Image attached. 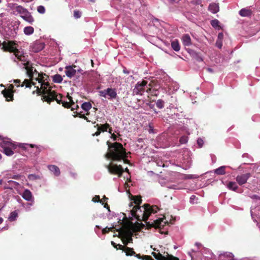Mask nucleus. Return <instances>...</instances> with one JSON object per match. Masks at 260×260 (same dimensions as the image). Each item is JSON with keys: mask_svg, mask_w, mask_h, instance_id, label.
Segmentation results:
<instances>
[{"mask_svg": "<svg viewBox=\"0 0 260 260\" xmlns=\"http://www.w3.org/2000/svg\"><path fill=\"white\" fill-rule=\"evenodd\" d=\"M107 145H109V152L106 154L107 158L111 159L113 161H120L123 160L125 163L128 162L126 159L127 157V154L121 143L114 142L110 144L108 141Z\"/></svg>", "mask_w": 260, "mask_h": 260, "instance_id": "nucleus-1", "label": "nucleus"}, {"mask_svg": "<svg viewBox=\"0 0 260 260\" xmlns=\"http://www.w3.org/2000/svg\"><path fill=\"white\" fill-rule=\"evenodd\" d=\"M157 206H150V204H145L142 206H135L131 210V215L138 221L146 222L151 214L157 212Z\"/></svg>", "mask_w": 260, "mask_h": 260, "instance_id": "nucleus-2", "label": "nucleus"}, {"mask_svg": "<svg viewBox=\"0 0 260 260\" xmlns=\"http://www.w3.org/2000/svg\"><path fill=\"white\" fill-rule=\"evenodd\" d=\"M36 75H38L35 76L34 80L38 81L39 83L40 84V87L37 86L36 90L32 92L33 94L36 93L39 95H40L42 93L54 91L51 90V87L47 81L48 79V75L43 73L40 74L38 71H36Z\"/></svg>", "mask_w": 260, "mask_h": 260, "instance_id": "nucleus-3", "label": "nucleus"}, {"mask_svg": "<svg viewBox=\"0 0 260 260\" xmlns=\"http://www.w3.org/2000/svg\"><path fill=\"white\" fill-rule=\"evenodd\" d=\"M42 95V100L44 102L50 104L53 101H56L59 105H62L63 107L66 108H70L74 104H71L69 102L62 101L61 94H57L55 91H49L41 94Z\"/></svg>", "mask_w": 260, "mask_h": 260, "instance_id": "nucleus-4", "label": "nucleus"}, {"mask_svg": "<svg viewBox=\"0 0 260 260\" xmlns=\"http://www.w3.org/2000/svg\"><path fill=\"white\" fill-rule=\"evenodd\" d=\"M0 146L3 148V152L8 156H11L14 154L13 150L16 149V145L9 138H4L0 135Z\"/></svg>", "mask_w": 260, "mask_h": 260, "instance_id": "nucleus-5", "label": "nucleus"}, {"mask_svg": "<svg viewBox=\"0 0 260 260\" xmlns=\"http://www.w3.org/2000/svg\"><path fill=\"white\" fill-rule=\"evenodd\" d=\"M152 90L150 87L147 86V81L143 80L142 82H138L136 84L135 87L133 90V94L136 95H143L145 92L152 94Z\"/></svg>", "mask_w": 260, "mask_h": 260, "instance_id": "nucleus-6", "label": "nucleus"}, {"mask_svg": "<svg viewBox=\"0 0 260 260\" xmlns=\"http://www.w3.org/2000/svg\"><path fill=\"white\" fill-rule=\"evenodd\" d=\"M16 12L20 15V17L30 24H32L34 19L31 13L28 10L21 5H17L15 7Z\"/></svg>", "mask_w": 260, "mask_h": 260, "instance_id": "nucleus-7", "label": "nucleus"}, {"mask_svg": "<svg viewBox=\"0 0 260 260\" xmlns=\"http://www.w3.org/2000/svg\"><path fill=\"white\" fill-rule=\"evenodd\" d=\"M164 218H159L157 219L154 220L152 223H150L149 222L146 223L147 228L150 229L152 227L155 229H158L160 230V234H168V232H162V230L164 229V226L166 224H168V221L166 220Z\"/></svg>", "mask_w": 260, "mask_h": 260, "instance_id": "nucleus-8", "label": "nucleus"}, {"mask_svg": "<svg viewBox=\"0 0 260 260\" xmlns=\"http://www.w3.org/2000/svg\"><path fill=\"white\" fill-rule=\"evenodd\" d=\"M109 173L118 175V177L122 176V173L124 172V169L121 165H118L115 164H110L106 166Z\"/></svg>", "mask_w": 260, "mask_h": 260, "instance_id": "nucleus-9", "label": "nucleus"}, {"mask_svg": "<svg viewBox=\"0 0 260 260\" xmlns=\"http://www.w3.org/2000/svg\"><path fill=\"white\" fill-rule=\"evenodd\" d=\"M99 94L100 96L106 98L107 95L109 96L108 98L109 100L115 99L117 97V93L115 91V89L108 88L105 90H102L99 91Z\"/></svg>", "mask_w": 260, "mask_h": 260, "instance_id": "nucleus-10", "label": "nucleus"}, {"mask_svg": "<svg viewBox=\"0 0 260 260\" xmlns=\"http://www.w3.org/2000/svg\"><path fill=\"white\" fill-rule=\"evenodd\" d=\"M2 49L4 52H12L16 50H19L16 48V43L15 41H5L2 43Z\"/></svg>", "mask_w": 260, "mask_h": 260, "instance_id": "nucleus-11", "label": "nucleus"}, {"mask_svg": "<svg viewBox=\"0 0 260 260\" xmlns=\"http://www.w3.org/2000/svg\"><path fill=\"white\" fill-rule=\"evenodd\" d=\"M15 85L17 87H23L25 86L26 88H30L31 86H35V82L33 80L27 79H24V81L21 83V80L19 79H16L14 80Z\"/></svg>", "mask_w": 260, "mask_h": 260, "instance_id": "nucleus-12", "label": "nucleus"}, {"mask_svg": "<svg viewBox=\"0 0 260 260\" xmlns=\"http://www.w3.org/2000/svg\"><path fill=\"white\" fill-rule=\"evenodd\" d=\"M120 234L123 235L124 237L126 238L125 240H123V244L126 245L128 244V243L131 242L133 241L132 239V236L133 234H132L131 231L128 229H120L119 231Z\"/></svg>", "mask_w": 260, "mask_h": 260, "instance_id": "nucleus-13", "label": "nucleus"}, {"mask_svg": "<svg viewBox=\"0 0 260 260\" xmlns=\"http://www.w3.org/2000/svg\"><path fill=\"white\" fill-rule=\"evenodd\" d=\"M250 177V174L249 173L241 174L237 176V177H236V181H237L239 185H243L246 183L248 178Z\"/></svg>", "mask_w": 260, "mask_h": 260, "instance_id": "nucleus-14", "label": "nucleus"}, {"mask_svg": "<svg viewBox=\"0 0 260 260\" xmlns=\"http://www.w3.org/2000/svg\"><path fill=\"white\" fill-rule=\"evenodd\" d=\"M148 87H150V89L152 90V95H157V91L160 88V85H159L157 80H152L150 81L149 84H148Z\"/></svg>", "mask_w": 260, "mask_h": 260, "instance_id": "nucleus-15", "label": "nucleus"}, {"mask_svg": "<svg viewBox=\"0 0 260 260\" xmlns=\"http://www.w3.org/2000/svg\"><path fill=\"white\" fill-rule=\"evenodd\" d=\"M44 48V43L43 42L36 41L31 45V51L34 52H39Z\"/></svg>", "mask_w": 260, "mask_h": 260, "instance_id": "nucleus-16", "label": "nucleus"}, {"mask_svg": "<svg viewBox=\"0 0 260 260\" xmlns=\"http://www.w3.org/2000/svg\"><path fill=\"white\" fill-rule=\"evenodd\" d=\"M76 68L75 65H73L72 66H67L65 68V74H66V76L70 78H72L76 74V71L74 69Z\"/></svg>", "mask_w": 260, "mask_h": 260, "instance_id": "nucleus-17", "label": "nucleus"}, {"mask_svg": "<svg viewBox=\"0 0 260 260\" xmlns=\"http://www.w3.org/2000/svg\"><path fill=\"white\" fill-rule=\"evenodd\" d=\"M187 52H188L189 55L196 59L197 61L200 62L203 61L200 53L197 52L196 51L189 49L188 50H187Z\"/></svg>", "mask_w": 260, "mask_h": 260, "instance_id": "nucleus-18", "label": "nucleus"}, {"mask_svg": "<svg viewBox=\"0 0 260 260\" xmlns=\"http://www.w3.org/2000/svg\"><path fill=\"white\" fill-rule=\"evenodd\" d=\"M131 201H134L130 203V204H129V206L130 207H133V204H135V206H140V205L142 203V199H141V196H131Z\"/></svg>", "mask_w": 260, "mask_h": 260, "instance_id": "nucleus-19", "label": "nucleus"}, {"mask_svg": "<svg viewBox=\"0 0 260 260\" xmlns=\"http://www.w3.org/2000/svg\"><path fill=\"white\" fill-rule=\"evenodd\" d=\"M22 197L24 200L27 201H33V196H32L31 191L28 189H25V190H24L23 193L22 194Z\"/></svg>", "mask_w": 260, "mask_h": 260, "instance_id": "nucleus-20", "label": "nucleus"}, {"mask_svg": "<svg viewBox=\"0 0 260 260\" xmlns=\"http://www.w3.org/2000/svg\"><path fill=\"white\" fill-rule=\"evenodd\" d=\"M219 260H236L234 258V255L230 252H225L221 254L219 256Z\"/></svg>", "mask_w": 260, "mask_h": 260, "instance_id": "nucleus-21", "label": "nucleus"}, {"mask_svg": "<svg viewBox=\"0 0 260 260\" xmlns=\"http://www.w3.org/2000/svg\"><path fill=\"white\" fill-rule=\"evenodd\" d=\"M14 91H8L7 90H3L2 94H3L5 99L8 102L13 101V96H14Z\"/></svg>", "mask_w": 260, "mask_h": 260, "instance_id": "nucleus-22", "label": "nucleus"}, {"mask_svg": "<svg viewBox=\"0 0 260 260\" xmlns=\"http://www.w3.org/2000/svg\"><path fill=\"white\" fill-rule=\"evenodd\" d=\"M25 68L28 77H29V79H30L31 81H33L34 77L37 76V75L36 74V72H37V71L35 70V72H34L33 68L29 67L28 66H26Z\"/></svg>", "mask_w": 260, "mask_h": 260, "instance_id": "nucleus-23", "label": "nucleus"}, {"mask_svg": "<svg viewBox=\"0 0 260 260\" xmlns=\"http://www.w3.org/2000/svg\"><path fill=\"white\" fill-rule=\"evenodd\" d=\"M239 14L243 17H249L251 16L252 12L251 10L247 8H243L241 9L239 12Z\"/></svg>", "mask_w": 260, "mask_h": 260, "instance_id": "nucleus-24", "label": "nucleus"}, {"mask_svg": "<svg viewBox=\"0 0 260 260\" xmlns=\"http://www.w3.org/2000/svg\"><path fill=\"white\" fill-rule=\"evenodd\" d=\"M48 169L56 176H58L60 175V170L58 167L55 165H49L48 166Z\"/></svg>", "mask_w": 260, "mask_h": 260, "instance_id": "nucleus-25", "label": "nucleus"}, {"mask_svg": "<svg viewBox=\"0 0 260 260\" xmlns=\"http://www.w3.org/2000/svg\"><path fill=\"white\" fill-rule=\"evenodd\" d=\"M182 44L185 46H189L191 45V38L189 35H184L182 37Z\"/></svg>", "mask_w": 260, "mask_h": 260, "instance_id": "nucleus-26", "label": "nucleus"}, {"mask_svg": "<svg viewBox=\"0 0 260 260\" xmlns=\"http://www.w3.org/2000/svg\"><path fill=\"white\" fill-rule=\"evenodd\" d=\"M97 127V130L99 131H101L103 133L107 132V130L108 128H109L110 125L108 123H106L104 124H97L96 125H95V127Z\"/></svg>", "mask_w": 260, "mask_h": 260, "instance_id": "nucleus-27", "label": "nucleus"}, {"mask_svg": "<svg viewBox=\"0 0 260 260\" xmlns=\"http://www.w3.org/2000/svg\"><path fill=\"white\" fill-rule=\"evenodd\" d=\"M209 10L212 13L215 14L219 11V6L215 3H212L209 5Z\"/></svg>", "mask_w": 260, "mask_h": 260, "instance_id": "nucleus-28", "label": "nucleus"}, {"mask_svg": "<svg viewBox=\"0 0 260 260\" xmlns=\"http://www.w3.org/2000/svg\"><path fill=\"white\" fill-rule=\"evenodd\" d=\"M168 254V253H167V254ZM151 254L152 256H153L154 257H155V259H156V260H165L166 258L168 257V255L166 256H164L160 253H157L155 252H152Z\"/></svg>", "mask_w": 260, "mask_h": 260, "instance_id": "nucleus-29", "label": "nucleus"}, {"mask_svg": "<svg viewBox=\"0 0 260 260\" xmlns=\"http://www.w3.org/2000/svg\"><path fill=\"white\" fill-rule=\"evenodd\" d=\"M171 47L173 50L178 52L180 50V46H179V42L177 40L172 41Z\"/></svg>", "mask_w": 260, "mask_h": 260, "instance_id": "nucleus-30", "label": "nucleus"}, {"mask_svg": "<svg viewBox=\"0 0 260 260\" xmlns=\"http://www.w3.org/2000/svg\"><path fill=\"white\" fill-rule=\"evenodd\" d=\"M81 108L86 112H88V111L91 108V104L89 102H84L81 105ZM89 113H86V115H88Z\"/></svg>", "mask_w": 260, "mask_h": 260, "instance_id": "nucleus-31", "label": "nucleus"}, {"mask_svg": "<svg viewBox=\"0 0 260 260\" xmlns=\"http://www.w3.org/2000/svg\"><path fill=\"white\" fill-rule=\"evenodd\" d=\"M21 177L19 175H12L11 173H9L5 175L4 178L5 179H13L15 180H19Z\"/></svg>", "mask_w": 260, "mask_h": 260, "instance_id": "nucleus-32", "label": "nucleus"}, {"mask_svg": "<svg viewBox=\"0 0 260 260\" xmlns=\"http://www.w3.org/2000/svg\"><path fill=\"white\" fill-rule=\"evenodd\" d=\"M124 252H125V255L127 256H133L136 254V252L134 251L133 248L129 247H125V249H123Z\"/></svg>", "mask_w": 260, "mask_h": 260, "instance_id": "nucleus-33", "label": "nucleus"}, {"mask_svg": "<svg viewBox=\"0 0 260 260\" xmlns=\"http://www.w3.org/2000/svg\"><path fill=\"white\" fill-rule=\"evenodd\" d=\"M18 217V213L16 211H14L10 213V216H9L8 220L10 221H14L16 220Z\"/></svg>", "mask_w": 260, "mask_h": 260, "instance_id": "nucleus-34", "label": "nucleus"}, {"mask_svg": "<svg viewBox=\"0 0 260 260\" xmlns=\"http://www.w3.org/2000/svg\"><path fill=\"white\" fill-rule=\"evenodd\" d=\"M228 187L229 189L235 191H236V190L238 189V186L236 185V182L232 181L229 182L228 184Z\"/></svg>", "mask_w": 260, "mask_h": 260, "instance_id": "nucleus-35", "label": "nucleus"}, {"mask_svg": "<svg viewBox=\"0 0 260 260\" xmlns=\"http://www.w3.org/2000/svg\"><path fill=\"white\" fill-rule=\"evenodd\" d=\"M53 82L57 83H61L62 81V78L61 76L59 74H56L52 77Z\"/></svg>", "mask_w": 260, "mask_h": 260, "instance_id": "nucleus-36", "label": "nucleus"}, {"mask_svg": "<svg viewBox=\"0 0 260 260\" xmlns=\"http://www.w3.org/2000/svg\"><path fill=\"white\" fill-rule=\"evenodd\" d=\"M24 33L26 35H30L34 33V28L32 26H26L24 28Z\"/></svg>", "mask_w": 260, "mask_h": 260, "instance_id": "nucleus-37", "label": "nucleus"}, {"mask_svg": "<svg viewBox=\"0 0 260 260\" xmlns=\"http://www.w3.org/2000/svg\"><path fill=\"white\" fill-rule=\"evenodd\" d=\"M134 256L137 257V258L141 259L142 260H154L152 259V257H151L149 255H140V254H136L135 255H134Z\"/></svg>", "mask_w": 260, "mask_h": 260, "instance_id": "nucleus-38", "label": "nucleus"}, {"mask_svg": "<svg viewBox=\"0 0 260 260\" xmlns=\"http://www.w3.org/2000/svg\"><path fill=\"white\" fill-rule=\"evenodd\" d=\"M214 173L217 175H224L225 174V167L224 166H221L219 167L214 171Z\"/></svg>", "mask_w": 260, "mask_h": 260, "instance_id": "nucleus-39", "label": "nucleus"}, {"mask_svg": "<svg viewBox=\"0 0 260 260\" xmlns=\"http://www.w3.org/2000/svg\"><path fill=\"white\" fill-rule=\"evenodd\" d=\"M108 198H107L105 196H104V197H103V199L102 200H101L102 201V203H102V205H104V208L107 209L108 211H109L110 212L109 206L108 205V204L107 203L104 204V202H107L108 201Z\"/></svg>", "mask_w": 260, "mask_h": 260, "instance_id": "nucleus-40", "label": "nucleus"}, {"mask_svg": "<svg viewBox=\"0 0 260 260\" xmlns=\"http://www.w3.org/2000/svg\"><path fill=\"white\" fill-rule=\"evenodd\" d=\"M164 104L165 102L162 100L159 99L157 100L156 106L158 109H162L164 107Z\"/></svg>", "mask_w": 260, "mask_h": 260, "instance_id": "nucleus-41", "label": "nucleus"}, {"mask_svg": "<svg viewBox=\"0 0 260 260\" xmlns=\"http://www.w3.org/2000/svg\"><path fill=\"white\" fill-rule=\"evenodd\" d=\"M219 20H218L217 19H214L211 21V25L214 28H216L219 27Z\"/></svg>", "mask_w": 260, "mask_h": 260, "instance_id": "nucleus-42", "label": "nucleus"}, {"mask_svg": "<svg viewBox=\"0 0 260 260\" xmlns=\"http://www.w3.org/2000/svg\"><path fill=\"white\" fill-rule=\"evenodd\" d=\"M81 16V12L79 10L74 11V17L75 19H79Z\"/></svg>", "mask_w": 260, "mask_h": 260, "instance_id": "nucleus-43", "label": "nucleus"}, {"mask_svg": "<svg viewBox=\"0 0 260 260\" xmlns=\"http://www.w3.org/2000/svg\"><path fill=\"white\" fill-rule=\"evenodd\" d=\"M37 10H38V12L40 14H43L45 13V8H44V7L43 6H42V5L39 6L38 7V9H37Z\"/></svg>", "mask_w": 260, "mask_h": 260, "instance_id": "nucleus-44", "label": "nucleus"}, {"mask_svg": "<svg viewBox=\"0 0 260 260\" xmlns=\"http://www.w3.org/2000/svg\"><path fill=\"white\" fill-rule=\"evenodd\" d=\"M39 179V176L37 175L30 174L28 176V179L30 180H36Z\"/></svg>", "mask_w": 260, "mask_h": 260, "instance_id": "nucleus-45", "label": "nucleus"}, {"mask_svg": "<svg viewBox=\"0 0 260 260\" xmlns=\"http://www.w3.org/2000/svg\"><path fill=\"white\" fill-rule=\"evenodd\" d=\"M188 141V138L187 136H183L180 138V144H186Z\"/></svg>", "mask_w": 260, "mask_h": 260, "instance_id": "nucleus-46", "label": "nucleus"}, {"mask_svg": "<svg viewBox=\"0 0 260 260\" xmlns=\"http://www.w3.org/2000/svg\"><path fill=\"white\" fill-rule=\"evenodd\" d=\"M92 201L93 202H99L100 203H102V200L100 199V197L99 195H95L94 197L92 199Z\"/></svg>", "mask_w": 260, "mask_h": 260, "instance_id": "nucleus-47", "label": "nucleus"}, {"mask_svg": "<svg viewBox=\"0 0 260 260\" xmlns=\"http://www.w3.org/2000/svg\"><path fill=\"white\" fill-rule=\"evenodd\" d=\"M13 52L14 55L16 56V57H18L19 56H21L22 55H24L23 53H22L19 50H17L15 51L12 52Z\"/></svg>", "mask_w": 260, "mask_h": 260, "instance_id": "nucleus-48", "label": "nucleus"}, {"mask_svg": "<svg viewBox=\"0 0 260 260\" xmlns=\"http://www.w3.org/2000/svg\"><path fill=\"white\" fill-rule=\"evenodd\" d=\"M166 260H179V258L172 255L168 254V257L166 258Z\"/></svg>", "mask_w": 260, "mask_h": 260, "instance_id": "nucleus-49", "label": "nucleus"}, {"mask_svg": "<svg viewBox=\"0 0 260 260\" xmlns=\"http://www.w3.org/2000/svg\"><path fill=\"white\" fill-rule=\"evenodd\" d=\"M111 229H112L111 228H109L106 227L102 230V234H105L108 233L109 232L111 231Z\"/></svg>", "mask_w": 260, "mask_h": 260, "instance_id": "nucleus-50", "label": "nucleus"}, {"mask_svg": "<svg viewBox=\"0 0 260 260\" xmlns=\"http://www.w3.org/2000/svg\"><path fill=\"white\" fill-rule=\"evenodd\" d=\"M3 90L15 92V90H14V85H13L12 84H10V85H9L8 89H5Z\"/></svg>", "mask_w": 260, "mask_h": 260, "instance_id": "nucleus-51", "label": "nucleus"}, {"mask_svg": "<svg viewBox=\"0 0 260 260\" xmlns=\"http://www.w3.org/2000/svg\"><path fill=\"white\" fill-rule=\"evenodd\" d=\"M17 58L20 61L25 62L26 61V57L24 55L17 57Z\"/></svg>", "mask_w": 260, "mask_h": 260, "instance_id": "nucleus-52", "label": "nucleus"}, {"mask_svg": "<svg viewBox=\"0 0 260 260\" xmlns=\"http://www.w3.org/2000/svg\"><path fill=\"white\" fill-rule=\"evenodd\" d=\"M197 143H198V145L199 146L200 148H202L203 146V140L201 138H198V141H197Z\"/></svg>", "mask_w": 260, "mask_h": 260, "instance_id": "nucleus-53", "label": "nucleus"}, {"mask_svg": "<svg viewBox=\"0 0 260 260\" xmlns=\"http://www.w3.org/2000/svg\"><path fill=\"white\" fill-rule=\"evenodd\" d=\"M76 113H77V114L74 115V117H79L80 118H82L83 117H86L84 114H83L81 113L76 112Z\"/></svg>", "mask_w": 260, "mask_h": 260, "instance_id": "nucleus-54", "label": "nucleus"}, {"mask_svg": "<svg viewBox=\"0 0 260 260\" xmlns=\"http://www.w3.org/2000/svg\"><path fill=\"white\" fill-rule=\"evenodd\" d=\"M216 46H217L219 49H221L222 46L221 41L217 40V42H216Z\"/></svg>", "mask_w": 260, "mask_h": 260, "instance_id": "nucleus-55", "label": "nucleus"}, {"mask_svg": "<svg viewBox=\"0 0 260 260\" xmlns=\"http://www.w3.org/2000/svg\"><path fill=\"white\" fill-rule=\"evenodd\" d=\"M125 247H126L124 246L123 245H122L121 244H119V245L117 246V248H116L117 250L119 249V250H124Z\"/></svg>", "mask_w": 260, "mask_h": 260, "instance_id": "nucleus-56", "label": "nucleus"}, {"mask_svg": "<svg viewBox=\"0 0 260 260\" xmlns=\"http://www.w3.org/2000/svg\"><path fill=\"white\" fill-rule=\"evenodd\" d=\"M24 146H29V147L30 148H34L35 147H36L35 145L34 144H23V146H22V148H24V149H26V147H24Z\"/></svg>", "mask_w": 260, "mask_h": 260, "instance_id": "nucleus-57", "label": "nucleus"}, {"mask_svg": "<svg viewBox=\"0 0 260 260\" xmlns=\"http://www.w3.org/2000/svg\"><path fill=\"white\" fill-rule=\"evenodd\" d=\"M71 110L74 111L78 108V106L77 105L74 104V105H72L71 107H70Z\"/></svg>", "mask_w": 260, "mask_h": 260, "instance_id": "nucleus-58", "label": "nucleus"}, {"mask_svg": "<svg viewBox=\"0 0 260 260\" xmlns=\"http://www.w3.org/2000/svg\"><path fill=\"white\" fill-rule=\"evenodd\" d=\"M101 133H103V132L97 130L96 132H95V133L92 134V136H99L101 134Z\"/></svg>", "mask_w": 260, "mask_h": 260, "instance_id": "nucleus-59", "label": "nucleus"}, {"mask_svg": "<svg viewBox=\"0 0 260 260\" xmlns=\"http://www.w3.org/2000/svg\"><path fill=\"white\" fill-rule=\"evenodd\" d=\"M67 98H68L69 101H70V103H71L72 104H74V102L73 101L72 97L70 96L69 94L67 95Z\"/></svg>", "mask_w": 260, "mask_h": 260, "instance_id": "nucleus-60", "label": "nucleus"}, {"mask_svg": "<svg viewBox=\"0 0 260 260\" xmlns=\"http://www.w3.org/2000/svg\"><path fill=\"white\" fill-rule=\"evenodd\" d=\"M222 39H223V34L221 32H220L218 34V39H217V40L221 41Z\"/></svg>", "mask_w": 260, "mask_h": 260, "instance_id": "nucleus-61", "label": "nucleus"}, {"mask_svg": "<svg viewBox=\"0 0 260 260\" xmlns=\"http://www.w3.org/2000/svg\"><path fill=\"white\" fill-rule=\"evenodd\" d=\"M196 198V196L194 195L191 196L190 198H189V200H190V203H193V201L194 199Z\"/></svg>", "mask_w": 260, "mask_h": 260, "instance_id": "nucleus-62", "label": "nucleus"}, {"mask_svg": "<svg viewBox=\"0 0 260 260\" xmlns=\"http://www.w3.org/2000/svg\"><path fill=\"white\" fill-rule=\"evenodd\" d=\"M111 138H112L114 141H116L117 140V136L113 133L111 134Z\"/></svg>", "mask_w": 260, "mask_h": 260, "instance_id": "nucleus-63", "label": "nucleus"}, {"mask_svg": "<svg viewBox=\"0 0 260 260\" xmlns=\"http://www.w3.org/2000/svg\"><path fill=\"white\" fill-rule=\"evenodd\" d=\"M111 245H112L113 247H114L115 248H117V246L120 244H116V243H115L114 242L112 241V242H111Z\"/></svg>", "mask_w": 260, "mask_h": 260, "instance_id": "nucleus-64", "label": "nucleus"}]
</instances>
